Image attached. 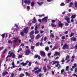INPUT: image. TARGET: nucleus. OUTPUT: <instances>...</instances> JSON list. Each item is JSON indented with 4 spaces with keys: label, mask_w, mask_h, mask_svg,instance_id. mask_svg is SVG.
Returning <instances> with one entry per match:
<instances>
[{
    "label": "nucleus",
    "mask_w": 77,
    "mask_h": 77,
    "mask_svg": "<svg viewBox=\"0 0 77 77\" xmlns=\"http://www.w3.org/2000/svg\"><path fill=\"white\" fill-rule=\"evenodd\" d=\"M50 63L51 64H52V65H54V64L56 63H57L56 65V67H58V66H59L58 67V68H60L62 67L61 66H60V64H59V61H52Z\"/></svg>",
    "instance_id": "1"
},
{
    "label": "nucleus",
    "mask_w": 77,
    "mask_h": 77,
    "mask_svg": "<svg viewBox=\"0 0 77 77\" xmlns=\"http://www.w3.org/2000/svg\"><path fill=\"white\" fill-rule=\"evenodd\" d=\"M28 29L29 27H26L24 28V29L23 30V32L24 33H26L27 34L29 32V30H28Z\"/></svg>",
    "instance_id": "2"
},
{
    "label": "nucleus",
    "mask_w": 77,
    "mask_h": 77,
    "mask_svg": "<svg viewBox=\"0 0 77 77\" xmlns=\"http://www.w3.org/2000/svg\"><path fill=\"white\" fill-rule=\"evenodd\" d=\"M69 48V45H67L66 44H65L63 47L62 48L63 50H65V48H66V49H68V48Z\"/></svg>",
    "instance_id": "3"
},
{
    "label": "nucleus",
    "mask_w": 77,
    "mask_h": 77,
    "mask_svg": "<svg viewBox=\"0 0 77 77\" xmlns=\"http://www.w3.org/2000/svg\"><path fill=\"white\" fill-rule=\"evenodd\" d=\"M40 53L41 56H43V57H45V56H46V55H45V53L43 51H41L40 52Z\"/></svg>",
    "instance_id": "4"
},
{
    "label": "nucleus",
    "mask_w": 77,
    "mask_h": 77,
    "mask_svg": "<svg viewBox=\"0 0 77 77\" xmlns=\"http://www.w3.org/2000/svg\"><path fill=\"white\" fill-rule=\"evenodd\" d=\"M30 53H31L30 50V49H28L26 51L25 55L27 56V55H29V54Z\"/></svg>",
    "instance_id": "5"
},
{
    "label": "nucleus",
    "mask_w": 77,
    "mask_h": 77,
    "mask_svg": "<svg viewBox=\"0 0 77 77\" xmlns=\"http://www.w3.org/2000/svg\"><path fill=\"white\" fill-rule=\"evenodd\" d=\"M34 33H35V32L34 31H31L30 33V37H34Z\"/></svg>",
    "instance_id": "6"
},
{
    "label": "nucleus",
    "mask_w": 77,
    "mask_h": 77,
    "mask_svg": "<svg viewBox=\"0 0 77 77\" xmlns=\"http://www.w3.org/2000/svg\"><path fill=\"white\" fill-rule=\"evenodd\" d=\"M31 2V1L30 0H25L24 1V3L25 4H30Z\"/></svg>",
    "instance_id": "7"
},
{
    "label": "nucleus",
    "mask_w": 77,
    "mask_h": 77,
    "mask_svg": "<svg viewBox=\"0 0 77 77\" xmlns=\"http://www.w3.org/2000/svg\"><path fill=\"white\" fill-rule=\"evenodd\" d=\"M65 20L67 21V22L68 23H70V21H69V20H70L69 17H66L65 18Z\"/></svg>",
    "instance_id": "8"
},
{
    "label": "nucleus",
    "mask_w": 77,
    "mask_h": 77,
    "mask_svg": "<svg viewBox=\"0 0 77 77\" xmlns=\"http://www.w3.org/2000/svg\"><path fill=\"white\" fill-rule=\"evenodd\" d=\"M9 74V73L8 72L5 71L4 72H3L2 73V75L3 77H5V75L7 74V75H8V74Z\"/></svg>",
    "instance_id": "9"
},
{
    "label": "nucleus",
    "mask_w": 77,
    "mask_h": 77,
    "mask_svg": "<svg viewBox=\"0 0 77 77\" xmlns=\"http://www.w3.org/2000/svg\"><path fill=\"white\" fill-rule=\"evenodd\" d=\"M48 18V17H44V18L42 19V21H45L46 22H47V18Z\"/></svg>",
    "instance_id": "10"
},
{
    "label": "nucleus",
    "mask_w": 77,
    "mask_h": 77,
    "mask_svg": "<svg viewBox=\"0 0 77 77\" xmlns=\"http://www.w3.org/2000/svg\"><path fill=\"white\" fill-rule=\"evenodd\" d=\"M60 54V53L59 52H55V53L54 55V56H57V55H59Z\"/></svg>",
    "instance_id": "11"
},
{
    "label": "nucleus",
    "mask_w": 77,
    "mask_h": 77,
    "mask_svg": "<svg viewBox=\"0 0 77 77\" xmlns=\"http://www.w3.org/2000/svg\"><path fill=\"white\" fill-rule=\"evenodd\" d=\"M29 62L28 60L27 61L26 63H24L23 66H26V65L29 63Z\"/></svg>",
    "instance_id": "12"
},
{
    "label": "nucleus",
    "mask_w": 77,
    "mask_h": 77,
    "mask_svg": "<svg viewBox=\"0 0 77 77\" xmlns=\"http://www.w3.org/2000/svg\"><path fill=\"white\" fill-rule=\"evenodd\" d=\"M26 75V76H29V77H30V73H28L27 72H25Z\"/></svg>",
    "instance_id": "13"
},
{
    "label": "nucleus",
    "mask_w": 77,
    "mask_h": 77,
    "mask_svg": "<svg viewBox=\"0 0 77 77\" xmlns=\"http://www.w3.org/2000/svg\"><path fill=\"white\" fill-rule=\"evenodd\" d=\"M43 70H44V72H47V69L46 68H45V67H44Z\"/></svg>",
    "instance_id": "14"
},
{
    "label": "nucleus",
    "mask_w": 77,
    "mask_h": 77,
    "mask_svg": "<svg viewBox=\"0 0 77 77\" xmlns=\"http://www.w3.org/2000/svg\"><path fill=\"white\" fill-rule=\"evenodd\" d=\"M45 50L47 51H48V50H49L50 49L49 48V47L48 46L46 47L45 48Z\"/></svg>",
    "instance_id": "15"
},
{
    "label": "nucleus",
    "mask_w": 77,
    "mask_h": 77,
    "mask_svg": "<svg viewBox=\"0 0 77 77\" xmlns=\"http://www.w3.org/2000/svg\"><path fill=\"white\" fill-rule=\"evenodd\" d=\"M50 38H54V35H53V33H51V35H50Z\"/></svg>",
    "instance_id": "16"
},
{
    "label": "nucleus",
    "mask_w": 77,
    "mask_h": 77,
    "mask_svg": "<svg viewBox=\"0 0 77 77\" xmlns=\"http://www.w3.org/2000/svg\"><path fill=\"white\" fill-rule=\"evenodd\" d=\"M51 25L52 26V27H56V25L53 24V23H51Z\"/></svg>",
    "instance_id": "17"
},
{
    "label": "nucleus",
    "mask_w": 77,
    "mask_h": 77,
    "mask_svg": "<svg viewBox=\"0 0 77 77\" xmlns=\"http://www.w3.org/2000/svg\"><path fill=\"white\" fill-rule=\"evenodd\" d=\"M41 37V36H40V35L38 34L37 35L36 37H35V39H39V38Z\"/></svg>",
    "instance_id": "18"
},
{
    "label": "nucleus",
    "mask_w": 77,
    "mask_h": 77,
    "mask_svg": "<svg viewBox=\"0 0 77 77\" xmlns=\"http://www.w3.org/2000/svg\"><path fill=\"white\" fill-rule=\"evenodd\" d=\"M76 17V15L75 14H73L72 15L71 18H72V19H73L75 18Z\"/></svg>",
    "instance_id": "19"
},
{
    "label": "nucleus",
    "mask_w": 77,
    "mask_h": 77,
    "mask_svg": "<svg viewBox=\"0 0 77 77\" xmlns=\"http://www.w3.org/2000/svg\"><path fill=\"white\" fill-rule=\"evenodd\" d=\"M6 51H7V49H5L3 52H2V54H5V53H6Z\"/></svg>",
    "instance_id": "20"
},
{
    "label": "nucleus",
    "mask_w": 77,
    "mask_h": 77,
    "mask_svg": "<svg viewBox=\"0 0 77 77\" xmlns=\"http://www.w3.org/2000/svg\"><path fill=\"white\" fill-rule=\"evenodd\" d=\"M5 35H6V33H4L3 34H2V36L3 38V39H4V38H5Z\"/></svg>",
    "instance_id": "21"
},
{
    "label": "nucleus",
    "mask_w": 77,
    "mask_h": 77,
    "mask_svg": "<svg viewBox=\"0 0 77 77\" xmlns=\"http://www.w3.org/2000/svg\"><path fill=\"white\" fill-rule=\"evenodd\" d=\"M24 32H20V34L21 35V36H24Z\"/></svg>",
    "instance_id": "22"
},
{
    "label": "nucleus",
    "mask_w": 77,
    "mask_h": 77,
    "mask_svg": "<svg viewBox=\"0 0 77 77\" xmlns=\"http://www.w3.org/2000/svg\"><path fill=\"white\" fill-rule=\"evenodd\" d=\"M37 3L39 5H42L43 3H44V2H42L40 3L39 2H37Z\"/></svg>",
    "instance_id": "23"
},
{
    "label": "nucleus",
    "mask_w": 77,
    "mask_h": 77,
    "mask_svg": "<svg viewBox=\"0 0 77 77\" xmlns=\"http://www.w3.org/2000/svg\"><path fill=\"white\" fill-rule=\"evenodd\" d=\"M35 5V3L34 2H32L31 4V5L32 7H33L34 6V5Z\"/></svg>",
    "instance_id": "24"
},
{
    "label": "nucleus",
    "mask_w": 77,
    "mask_h": 77,
    "mask_svg": "<svg viewBox=\"0 0 77 77\" xmlns=\"http://www.w3.org/2000/svg\"><path fill=\"white\" fill-rule=\"evenodd\" d=\"M45 15L44 14H43L42 15L40 14L38 15L39 17H43V16H44Z\"/></svg>",
    "instance_id": "25"
},
{
    "label": "nucleus",
    "mask_w": 77,
    "mask_h": 77,
    "mask_svg": "<svg viewBox=\"0 0 77 77\" xmlns=\"http://www.w3.org/2000/svg\"><path fill=\"white\" fill-rule=\"evenodd\" d=\"M58 25L60 27H63V24L62 23L59 24Z\"/></svg>",
    "instance_id": "26"
},
{
    "label": "nucleus",
    "mask_w": 77,
    "mask_h": 77,
    "mask_svg": "<svg viewBox=\"0 0 77 77\" xmlns=\"http://www.w3.org/2000/svg\"><path fill=\"white\" fill-rule=\"evenodd\" d=\"M69 57V55H67L66 56V57L65 60H68V59Z\"/></svg>",
    "instance_id": "27"
},
{
    "label": "nucleus",
    "mask_w": 77,
    "mask_h": 77,
    "mask_svg": "<svg viewBox=\"0 0 77 77\" xmlns=\"http://www.w3.org/2000/svg\"><path fill=\"white\" fill-rule=\"evenodd\" d=\"M8 44H12V42H11V40H9L8 41Z\"/></svg>",
    "instance_id": "28"
},
{
    "label": "nucleus",
    "mask_w": 77,
    "mask_h": 77,
    "mask_svg": "<svg viewBox=\"0 0 77 77\" xmlns=\"http://www.w3.org/2000/svg\"><path fill=\"white\" fill-rule=\"evenodd\" d=\"M23 76H24V74L23 73L21 74L20 75V77H23Z\"/></svg>",
    "instance_id": "29"
},
{
    "label": "nucleus",
    "mask_w": 77,
    "mask_h": 77,
    "mask_svg": "<svg viewBox=\"0 0 77 77\" xmlns=\"http://www.w3.org/2000/svg\"><path fill=\"white\" fill-rule=\"evenodd\" d=\"M38 57V55H35L34 56V59H36V58H37Z\"/></svg>",
    "instance_id": "30"
},
{
    "label": "nucleus",
    "mask_w": 77,
    "mask_h": 77,
    "mask_svg": "<svg viewBox=\"0 0 77 77\" xmlns=\"http://www.w3.org/2000/svg\"><path fill=\"white\" fill-rule=\"evenodd\" d=\"M13 55V52H11L9 55V56L10 57H12V55Z\"/></svg>",
    "instance_id": "31"
},
{
    "label": "nucleus",
    "mask_w": 77,
    "mask_h": 77,
    "mask_svg": "<svg viewBox=\"0 0 77 77\" xmlns=\"http://www.w3.org/2000/svg\"><path fill=\"white\" fill-rule=\"evenodd\" d=\"M75 8H77V2H75Z\"/></svg>",
    "instance_id": "32"
},
{
    "label": "nucleus",
    "mask_w": 77,
    "mask_h": 77,
    "mask_svg": "<svg viewBox=\"0 0 77 77\" xmlns=\"http://www.w3.org/2000/svg\"><path fill=\"white\" fill-rule=\"evenodd\" d=\"M68 68H69V66H67L66 68V71H68Z\"/></svg>",
    "instance_id": "33"
},
{
    "label": "nucleus",
    "mask_w": 77,
    "mask_h": 77,
    "mask_svg": "<svg viewBox=\"0 0 77 77\" xmlns=\"http://www.w3.org/2000/svg\"><path fill=\"white\" fill-rule=\"evenodd\" d=\"M15 55L13 53V55L12 56V58H15Z\"/></svg>",
    "instance_id": "34"
},
{
    "label": "nucleus",
    "mask_w": 77,
    "mask_h": 77,
    "mask_svg": "<svg viewBox=\"0 0 77 77\" xmlns=\"http://www.w3.org/2000/svg\"><path fill=\"white\" fill-rule=\"evenodd\" d=\"M31 65H32V62H29L28 66H31Z\"/></svg>",
    "instance_id": "35"
},
{
    "label": "nucleus",
    "mask_w": 77,
    "mask_h": 77,
    "mask_svg": "<svg viewBox=\"0 0 77 77\" xmlns=\"http://www.w3.org/2000/svg\"><path fill=\"white\" fill-rule=\"evenodd\" d=\"M27 8L28 9V11H30V6H27Z\"/></svg>",
    "instance_id": "36"
},
{
    "label": "nucleus",
    "mask_w": 77,
    "mask_h": 77,
    "mask_svg": "<svg viewBox=\"0 0 77 77\" xmlns=\"http://www.w3.org/2000/svg\"><path fill=\"white\" fill-rule=\"evenodd\" d=\"M42 75H43V74H42V73H40L38 75V76L40 77H42Z\"/></svg>",
    "instance_id": "37"
},
{
    "label": "nucleus",
    "mask_w": 77,
    "mask_h": 77,
    "mask_svg": "<svg viewBox=\"0 0 77 77\" xmlns=\"http://www.w3.org/2000/svg\"><path fill=\"white\" fill-rule=\"evenodd\" d=\"M14 76V74L13 73H12L11 74L10 77H13Z\"/></svg>",
    "instance_id": "38"
},
{
    "label": "nucleus",
    "mask_w": 77,
    "mask_h": 77,
    "mask_svg": "<svg viewBox=\"0 0 77 77\" xmlns=\"http://www.w3.org/2000/svg\"><path fill=\"white\" fill-rule=\"evenodd\" d=\"M34 48H35V47L33 46H32L31 47V50H33Z\"/></svg>",
    "instance_id": "39"
},
{
    "label": "nucleus",
    "mask_w": 77,
    "mask_h": 77,
    "mask_svg": "<svg viewBox=\"0 0 77 77\" xmlns=\"http://www.w3.org/2000/svg\"><path fill=\"white\" fill-rule=\"evenodd\" d=\"M38 72H41L42 71V70L41 69H39L37 70Z\"/></svg>",
    "instance_id": "40"
},
{
    "label": "nucleus",
    "mask_w": 77,
    "mask_h": 77,
    "mask_svg": "<svg viewBox=\"0 0 77 77\" xmlns=\"http://www.w3.org/2000/svg\"><path fill=\"white\" fill-rule=\"evenodd\" d=\"M20 47H21V46H22V47H24V44H23V43H22L20 45Z\"/></svg>",
    "instance_id": "41"
},
{
    "label": "nucleus",
    "mask_w": 77,
    "mask_h": 77,
    "mask_svg": "<svg viewBox=\"0 0 77 77\" xmlns=\"http://www.w3.org/2000/svg\"><path fill=\"white\" fill-rule=\"evenodd\" d=\"M51 53H49L48 54V57H50V55H51Z\"/></svg>",
    "instance_id": "42"
},
{
    "label": "nucleus",
    "mask_w": 77,
    "mask_h": 77,
    "mask_svg": "<svg viewBox=\"0 0 77 77\" xmlns=\"http://www.w3.org/2000/svg\"><path fill=\"white\" fill-rule=\"evenodd\" d=\"M40 43L39 42H38L36 44V46H38L39 45Z\"/></svg>",
    "instance_id": "43"
},
{
    "label": "nucleus",
    "mask_w": 77,
    "mask_h": 77,
    "mask_svg": "<svg viewBox=\"0 0 77 77\" xmlns=\"http://www.w3.org/2000/svg\"><path fill=\"white\" fill-rule=\"evenodd\" d=\"M22 57H23V56L19 55L18 59H20V58H21Z\"/></svg>",
    "instance_id": "44"
},
{
    "label": "nucleus",
    "mask_w": 77,
    "mask_h": 77,
    "mask_svg": "<svg viewBox=\"0 0 77 77\" xmlns=\"http://www.w3.org/2000/svg\"><path fill=\"white\" fill-rule=\"evenodd\" d=\"M14 26H15V27H16V28H18V26L17 24H15L14 25Z\"/></svg>",
    "instance_id": "45"
},
{
    "label": "nucleus",
    "mask_w": 77,
    "mask_h": 77,
    "mask_svg": "<svg viewBox=\"0 0 77 77\" xmlns=\"http://www.w3.org/2000/svg\"><path fill=\"white\" fill-rule=\"evenodd\" d=\"M73 35H74V33H72L70 35V37H72Z\"/></svg>",
    "instance_id": "46"
},
{
    "label": "nucleus",
    "mask_w": 77,
    "mask_h": 77,
    "mask_svg": "<svg viewBox=\"0 0 77 77\" xmlns=\"http://www.w3.org/2000/svg\"><path fill=\"white\" fill-rule=\"evenodd\" d=\"M37 29H38V26H35V30H37Z\"/></svg>",
    "instance_id": "47"
},
{
    "label": "nucleus",
    "mask_w": 77,
    "mask_h": 77,
    "mask_svg": "<svg viewBox=\"0 0 77 77\" xmlns=\"http://www.w3.org/2000/svg\"><path fill=\"white\" fill-rule=\"evenodd\" d=\"M51 22H52V23H55V20H52Z\"/></svg>",
    "instance_id": "48"
},
{
    "label": "nucleus",
    "mask_w": 77,
    "mask_h": 77,
    "mask_svg": "<svg viewBox=\"0 0 77 77\" xmlns=\"http://www.w3.org/2000/svg\"><path fill=\"white\" fill-rule=\"evenodd\" d=\"M38 33H39V31H36L35 32V34H38Z\"/></svg>",
    "instance_id": "49"
},
{
    "label": "nucleus",
    "mask_w": 77,
    "mask_h": 77,
    "mask_svg": "<svg viewBox=\"0 0 77 77\" xmlns=\"http://www.w3.org/2000/svg\"><path fill=\"white\" fill-rule=\"evenodd\" d=\"M35 73V74H39V72H38V70H37L36 71H35L34 72Z\"/></svg>",
    "instance_id": "50"
},
{
    "label": "nucleus",
    "mask_w": 77,
    "mask_h": 77,
    "mask_svg": "<svg viewBox=\"0 0 77 77\" xmlns=\"http://www.w3.org/2000/svg\"><path fill=\"white\" fill-rule=\"evenodd\" d=\"M40 46H42V45H43V44H42V42L40 43Z\"/></svg>",
    "instance_id": "51"
},
{
    "label": "nucleus",
    "mask_w": 77,
    "mask_h": 77,
    "mask_svg": "<svg viewBox=\"0 0 77 77\" xmlns=\"http://www.w3.org/2000/svg\"><path fill=\"white\" fill-rule=\"evenodd\" d=\"M47 39V37H45L44 39V40L45 41H46V40Z\"/></svg>",
    "instance_id": "52"
},
{
    "label": "nucleus",
    "mask_w": 77,
    "mask_h": 77,
    "mask_svg": "<svg viewBox=\"0 0 77 77\" xmlns=\"http://www.w3.org/2000/svg\"><path fill=\"white\" fill-rule=\"evenodd\" d=\"M73 76H74V77H77V75L74 73L73 74Z\"/></svg>",
    "instance_id": "53"
},
{
    "label": "nucleus",
    "mask_w": 77,
    "mask_h": 77,
    "mask_svg": "<svg viewBox=\"0 0 77 77\" xmlns=\"http://www.w3.org/2000/svg\"><path fill=\"white\" fill-rule=\"evenodd\" d=\"M55 49H57V48L56 47H54L52 49V50H55Z\"/></svg>",
    "instance_id": "54"
},
{
    "label": "nucleus",
    "mask_w": 77,
    "mask_h": 77,
    "mask_svg": "<svg viewBox=\"0 0 77 77\" xmlns=\"http://www.w3.org/2000/svg\"><path fill=\"white\" fill-rule=\"evenodd\" d=\"M39 69V67H35V68H34V69L35 70H37V69Z\"/></svg>",
    "instance_id": "55"
},
{
    "label": "nucleus",
    "mask_w": 77,
    "mask_h": 77,
    "mask_svg": "<svg viewBox=\"0 0 77 77\" xmlns=\"http://www.w3.org/2000/svg\"><path fill=\"white\" fill-rule=\"evenodd\" d=\"M62 39H65V37L64 36H63L62 37Z\"/></svg>",
    "instance_id": "56"
},
{
    "label": "nucleus",
    "mask_w": 77,
    "mask_h": 77,
    "mask_svg": "<svg viewBox=\"0 0 77 77\" xmlns=\"http://www.w3.org/2000/svg\"><path fill=\"white\" fill-rule=\"evenodd\" d=\"M75 58V56H74V55H73L72 57V59H74Z\"/></svg>",
    "instance_id": "57"
},
{
    "label": "nucleus",
    "mask_w": 77,
    "mask_h": 77,
    "mask_svg": "<svg viewBox=\"0 0 77 77\" xmlns=\"http://www.w3.org/2000/svg\"><path fill=\"white\" fill-rule=\"evenodd\" d=\"M65 61L64 60V59H63L61 60V62L62 63H63V62H65Z\"/></svg>",
    "instance_id": "58"
},
{
    "label": "nucleus",
    "mask_w": 77,
    "mask_h": 77,
    "mask_svg": "<svg viewBox=\"0 0 77 77\" xmlns=\"http://www.w3.org/2000/svg\"><path fill=\"white\" fill-rule=\"evenodd\" d=\"M63 5H64V3H62L60 4V6H63Z\"/></svg>",
    "instance_id": "59"
},
{
    "label": "nucleus",
    "mask_w": 77,
    "mask_h": 77,
    "mask_svg": "<svg viewBox=\"0 0 77 77\" xmlns=\"http://www.w3.org/2000/svg\"><path fill=\"white\" fill-rule=\"evenodd\" d=\"M3 48V47L2 46V47L0 48V51Z\"/></svg>",
    "instance_id": "60"
},
{
    "label": "nucleus",
    "mask_w": 77,
    "mask_h": 77,
    "mask_svg": "<svg viewBox=\"0 0 77 77\" xmlns=\"http://www.w3.org/2000/svg\"><path fill=\"white\" fill-rule=\"evenodd\" d=\"M64 72V69H63L61 70V73H63Z\"/></svg>",
    "instance_id": "61"
},
{
    "label": "nucleus",
    "mask_w": 77,
    "mask_h": 77,
    "mask_svg": "<svg viewBox=\"0 0 77 77\" xmlns=\"http://www.w3.org/2000/svg\"><path fill=\"white\" fill-rule=\"evenodd\" d=\"M38 21H39V22H40V23H42V21H41V19H38Z\"/></svg>",
    "instance_id": "62"
},
{
    "label": "nucleus",
    "mask_w": 77,
    "mask_h": 77,
    "mask_svg": "<svg viewBox=\"0 0 77 77\" xmlns=\"http://www.w3.org/2000/svg\"><path fill=\"white\" fill-rule=\"evenodd\" d=\"M75 72H76L77 71V68H75Z\"/></svg>",
    "instance_id": "63"
},
{
    "label": "nucleus",
    "mask_w": 77,
    "mask_h": 77,
    "mask_svg": "<svg viewBox=\"0 0 77 77\" xmlns=\"http://www.w3.org/2000/svg\"><path fill=\"white\" fill-rule=\"evenodd\" d=\"M75 48L76 49H77V45H75Z\"/></svg>",
    "instance_id": "64"
}]
</instances>
